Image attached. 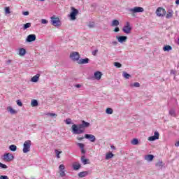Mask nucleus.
I'll return each instance as SVG.
<instances>
[{
    "label": "nucleus",
    "instance_id": "obj_1",
    "mask_svg": "<svg viewBox=\"0 0 179 179\" xmlns=\"http://www.w3.org/2000/svg\"><path fill=\"white\" fill-rule=\"evenodd\" d=\"M89 127H90V123L85 122V120H83L82 124H79L78 126L76 124H73L72 126V129L74 134H83V132H85V130L82 129L89 128Z\"/></svg>",
    "mask_w": 179,
    "mask_h": 179
},
{
    "label": "nucleus",
    "instance_id": "obj_2",
    "mask_svg": "<svg viewBox=\"0 0 179 179\" xmlns=\"http://www.w3.org/2000/svg\"><path fill=\"white\" fill-rule=\"evenodd\" d=\"M71 12L70 13L69 17H71V20H76V16L79 14V10L75 8L74 7H71Z\"/></svg>",
    "mask_w": 179,
    "mask_h": 179
},
{
    "label": "nucleus",
    "instance_id": "obj_3",
    "mask_svg": "<svg viewBox=\"0 0 179 179\" xmlns=\"http://www.w3.org/2000/svg\"><path fill=\"white\" fill-rule=\"evenodd\" d=\"M122 31L124 33H126V34H131V31H132V27H131V24L129 22H126L125 25L124 26Z\"/></svg>",
    "mask_w": 179,
    "mask_h": 179
},
{
    "label": "nucleus",
    "instance_id": "obj_4",
    "mask_svg": "<svg viewBox=\"0 0 179 179\" xmlns=\"http://www.w3.org/2000/svg\"><path fill=\"white\" fill-rule=\"evenodd\" d=\"M30 146H31V141L30 140L26 141L24 143L23 152L27 153L30 152Z\"/></svg>",
    "mask_w": 179,
    "mask_h": 179
},
{
    "label": "nucleus",
    "instance_id": "obj_5",
    "mask_svg": "<svg viewBox=\"0 0 179 179\" xmlns=\"http://www.w3.org/2000/svg\"><path fill=\"white\" fill-rule=\"evenodd\" d=\"M156 15L159 17H163V16H166V10L162 7H159L156 10Z\"/></svg>",
    "mask_w": 179,
    "mask_h": 179
},
{
    "label": "nucleus",
    "instance_id": "obj_6",
    "mask_svg": "<svg viewBox=\"0 0 179 179\" xmlns=\"http://www.w3.org/2000/svg\"><path fill=\"white\" fill-rule=\"evenodd\" d=\"M13 159H14L13 155L10 153L4 154L2 158L3 162H12Z\"/></svg>",
    "mask_w": 179,
    "mask_h": 179
},
{
    "label": "nucleus",
    "instance_id": "obj_7",
    "mask_svg": "<svg viewBox=\"0 0 179 179\" xmlns=\"http://www.w3.org/2000/svg\"><path fill=\"white\" fill-rule=\"evenodd\" d=\"M52 24L55 27L61 26V21L59 17H56L55 16L51 17Z\"/></svg>",
    "mask_w": 179,
    "mask_h": 179
},
{
    "label": "nucleus",
    "instance_id": "obj_8",
    "mask_svg": "<svg viewBox=\"0 0 179 179\" xmlns=\"http://www.w3.org/2000/svg\"><path fill=\"white\" fill-rule=\"evenodd\" d=\"M70 58H71V59H73V61H79L80 55L78 52H73L70 54Z\"/></svg>",
    "mask_w": 179,
    "mask_h": 179
},
{
    "label": "nucleus",
    "instance_id": "obj_9",
    "mask_svg": "<svg viewBox=\"0 0 179 179\" xmlns=\"http://www.w3.org/2000/svg\"><path fill=\"white\" fill-rule=\"evenodd\" d=\"M145 10L142 7H134V8H131L129 10L131 13H139L141 12H143Z\"/></svg>",
    "mask_w": 179,
    "mask_h": 179
},
{
    "label": "nucleus",
    "instance_id": "obj_10",
    "mask_svg": "<svg viewBox=\"0 0 179 179\" xmlns=\"http://www.w3.org/2000/svg\"><path fill=\"white\" fill-rule=\"evenodd\" d=\"M85 138L89 139L91 142L96 141V137L93 134H85Z\"/></svg>",
    "mask_w": 179,
    "mask_h": 179
},
{
    "label": "nucleus",
    "instance_id": "obj_11",
    "mask_svg": "<svg viewBox=\"0 0 179 179\" xmlns=\"http://www.w3.org/2000/svg\"><path fill=\"white\" fill-rule=\"evenodd\" d=\"M27 43H31V41H36V35L30 34L27 38Z\"/></svg>",
    "mask_w": 179,
    "mask_h": 179
},
{
    "label": "nucleus",
    "instance_id": "obj_12",
    "mask_svg": "<svg viewBox=\"0 0 179 179\" xmlns=\"http://www.w3.org/2000/svg\"><path fill=\"white\" fill-rule=\"evenodd\" d=\"M94 76L96 80H100V79H101V76H103V74L100 71H96L94 73Z\"/></svg>",
    "mask_w": 179,
    "mask_h": 179
},
{
    "label": "nucleus",
    "instance_id": "obj_13",
    "mask_svg": "<svg viewBox=\"0 0 179 179\" xmlns=\"http://www.w3.org/2000/svg\"><path fill=\"white\" fill-rule=\"evenodd\" d=\"M81 162H82V163H83V164H90V160L87 159H86V157H85V156H83V157H81Z\"/></svg>",
    "mask_w": 179,
    "mask_h": 179
},
{
    "label": "nucleus",
    "instance_id": "obj_14",
    "mask_svg": "<svg viewBox=\"0 0 179 179\" xmlns=\"http://www.w3.org/2000/svg\"><path fill=\"white\" fill-rule=\"evenodd\" d=\"M155 159V156L152 155H148L145 156V160H147V162H152Z\"/></svg>",
    "mask_w": 179,
    "mask_h": 179
},
{
    "label": "nucleus",
    "instance_id": "obj_15",
    "mask_svg": "<svg viewBox=\"0 0 179 179\" xmlns=\"http://www.w3.org/2000/svg\"><path fill=\"white\" fill-rule=\"evenodd\" d=\"M173 17V10H168L166 15V19H170Z\"/></svg>",
    "mask_w": 179,
    "mask_h": 179
},
{
    "label": "nucleus",
    "instance_id": "obj_16",
    "mask_svg": "<svg viewBox=\"0 0 179 179\" xmlns=\"http://www.w3.org/2000/svg\"><path fill=\"white\" fill-rule=\"evenodd\" d=\"M78 64H89V58L81 59L78 62Z\"/></svg>",
    "mask_w": 179,
    "mask_h": 179
},
{
    "label": "nucleus",
    "instance_id": "obj_17",
    "mask_svg": "<svg viewBox=\"0 0 179 179\" xmlns=\"http://www.w3.org/2000/svg\"><path fill=\"white\" fill-rule=\"evenodd\" d=\"M7 111H8V113H10V114H17V111H16L15 109L12 108L11 106H8L7 108Z\"/></svg>",
    "mask_w": 179,
    "mask_h": 179
},
{
    "label": "nucleus",
    "instance_id": "obj_18",
    "mask_svg": "<svg viewBox=\"0 0 179 179\" xmlns=\"http://www.w3.org/2000/svg\"><path fill=\"white\" fill-rule=\"evenodd\" d=\"M127 36H122L117 38V41H119V43H124L127 41Z\"/></svg>",
    "mask_w": 179,
    "mask_h": 179
},
{
    "label": "nucleus",
    "instance_id": "obj_19",
    "mask_svg": "<svg viewBox=\"0 0 179 179\" xmlns=\"http://www.w3.org/2000/svg\"><path fill=\"white\" fill-rule=\"evenodd\" d=\"M112 27H115V26H120V21L117 20H113L111 23Z\"/></svg>",
    "mask_w": 179,
    "mask_h": 179
},
{
    "label": "nucleus",
    "instance_id": "obj_20",
    "mask_svg": "<svg viewBox=\"0 0 179 179\" xmlns=\"http://www.w3.org/2000/svg\"><path fill=\"white\" fill-rule=\"evenodd\" d=\"M73 170H79L80 169V165L78 162H75L73 164Z\"/></svg>",
    "mask_w": 179,
    "mask_h": 179
},
{
    "label": "nucleus",
    "instance_id": "obj_21",
    "mask_svg": "<svg viewBox=\"0 0 179 179\" xmlns=\"http://www.w3.org/2000/svg\"><path fill=\"white\" fill-rule=\"evenodd\" d=\"M87 174H89V172L83 171V172H80V173H78V176L80 178H83V177H86V176H87Z\"/></svg>",
    "mask_w": 179,
    "mask_h": 179
},
{
    "label": "nucleus",
    "instance_id": "obj_22",
    "mask_svg": "<svg viewBox=\"0 0 179 179\" xmlns=\"http://www.w3.org/2000/svg\"><path fill=\"white\" fill-rule=\"evenodd\" d=\"M19 54H20V55L23 57L24 55H26V50L24 48H20Z\"/></svg>",
    "mask_w": 179,
    "mask_h": 179
},
{
    "label": "nucleus",
    "instance_id": "obj_23",
    "mask_svg": "<svg viewBox=\"0 0 179 179\" xmlns=\"http://www.w3.org/2000/svg\"><path fill=\"white\" fill-rule=\"evenodd\" d=\"M40 78V74H36L31 78V82H38V79Z\"/></svg>",
    "mask_w": 179,
    "mask_h": 179
},
{
    "label": "nucleus",
    "instance_id": "obj_24",
    "mask_svg": "<svg viewBox=\"0 0 179 179\" xmlns=\"http://www.w3.org/2000/svg\"><path fill=\"white\" fill-rule=\"evenodd\" d=\"M32 107H37L38 106V102L37 100L33 99L31 102Z\"/></svg>",
    "mask_w": 179,
    "mask_h": 179
},
{
    "label": "nucleus",
    "instance_id": "obj_25",
    "mask_svg": "<svg viewBox=\"0 0 179 179\" xmlns=\"http://www.w3.org/2000/svg\"><path fill=\"white\" fill-rule=\"evenodd\" d=\"M164 51H171V50H173V48L171 46L167 45L163 48Z\"/></svg>",
    "mask_w": 179,
    "mask_h": 179
},
{
    "label": "nucleus",
    "instance_id": "obj_26",
    "mask_svg": "<svg viewBox=\"0 0 179 179\" xmlns=\"http://www.w3.org/2000/svg\"><path fill=\"white\" fill-rule=\"evenodd\" d=\"M9 149L12 152H16V150L17 149V147H16V145H10Z\"/></svg>",
    "mask_w": 179,
    "mask_h": 179
},
{
    "label": "nucleus",
    "instance_id": "obj_27",
    "mask_svg": "<svg viewBox=\"0 0 179 179\" xmlns=\"http://www.w3.org/2000/svg\"><path fill=\"white\" fill-rule=\"evenodd\" d=\"M122 75L124 76V78H125V79H129V78H131V75H129L128 73L124 71L122 73Z\"/></svg>",
    "mask_w": 179,
    "mask_h": 179
},
{
    "label": "nucleus",
    "instance_id": "obj_28",
    "mask_svg": "<svg viewBox=\"0 0 179 179\" xmlns=\"http://www.w3.org/2000/svg\"><path fill=\"white\" fill-rule=\"evenodd\" d=\"M55 152L56 153V156H57V159H61V157L59 156V155H61V153H62V151H59L58 150H55Z\"/></svg>",
    "mask_w": 179,
    "mask_h": 179
},
{
    "label": "nucleus",
    "instance_id": "obj_29",
    "mask_svg": "<svg viewBox=\"0 0 179 179\" xmlns=\"http://www.w3.org/2000/svg\"><path fill=\"white\" fill-rule=\"evenodd\" d=\"M139 143V141L138 140V138H134L131 141V145H138Z\"/></svg>",
    "mask_w": 179,
    "mask_h": 179
},
{
    "label": "nucleus",
    "instance_id": "obj_30",
    "mask_svg": "<svg viewBox=\"0 0 179 179\" xmlns=\"http://www.w3.org/2000/svg\"><path fill=\"white\" fill-rule=\"evenodd\" d=\"M106 114H113V110L111 108H108L106 110Z\"/></svg>",
    "mask_w": 179,
    "mask_h": 179
},
{
    "label": "nucleus",
    "instance_id": "obj_31",
    "mask_svg": "<svg viewBox=\"0 0 179 179\" xmlns=\"http://www.w3.org/2000/svg\"><path fill=\"white\" fill-rule=\"evenodd\" d=\"M31 23L28 22L24 24V29L26 30V29H29V27H31Z\"/></svg>",
    "mask_w": 179,
    "mask_h": 179
},
{
    "label": "nucleus",
    "instance_id": "obj_32",
    "mask_svg": "<svg viewBox=\"0 0 179 179\" xmlns=\"http://www.w3.org/2000/svg\"><path fill=\"white\" fill-rule=\"evenodd\" d=\"M169 115H171V117H176V112H174L173 109H171L169 110Z\"/></svg>",
    "mask_w": 179,
    "mask_h": 179
},
{
    "label": "nucleus",
    "instance_id": "obj_33",
    "mask_svg": "<svg viewBox=\"0 0 179 179\" xmlns=\"http://www.w3.org/2000/svg\"><path fill=\"white\" fill-rule=\"evenodd\" d=\"M114 155L111 152H109L106 155V159H111Z\"/></svg>",
    "mask_w": 179,
    "mask_h": 179
},
{
    "label": "nucleus",
    "instance_id": "obj_34",
    "mask_svg": "<svg viewBox=\"0 0 179 179\" xmlns=\"http://www.w3.org/2000/svg\"><path fill=\"white\" fill-rule=\"evenodd\" d=\"M59 171H62L65 170V165H64V164L59 165Z\"/></svg>",
    "mask_w": 179,
    "mask_h": 179
},
{
    "label": "nucleus",
    "instance_id": "obj_35",
    "mask_svg": "<svg viewBox=\"0 0 179 179\" xmlns=\"http://www.w3.org/2000/svg\"><path fill=\"white\" fill-rule=\"evenodd\" d=\"M78 146H79L80 149H84L85 148V144L78 143H77Z\"/></svg>",
    "mask_w": 179,
    "mask_h": 179
},
{
    "label": "nucleus",
    "instance_id": "obj_36",
    "mask_svg": "<svg viewBox=\"0 0 179 179\" xmlns=\"http://www.w3.org/2000/svg\"><path fill=\"white\" fill-rule=\"evenodd\" d=\"M59 174L62 177H65L66 176L65 171H59Z\"/></svg>",
    "mask_w": 179,
    "mask_h": 179
},
{
    "label": "nucleus",
    "instance_id": "obj_37",
    "mask_svg": "<svg viewBox=\"0 0 179 179\" xmlns=\"http://www.w3.org/2000/svg\"><path fill=\"white\" fill-rule=\"evenodd\" d=\"M114 65L115 66H117V68H121V66H122V65L119 62H115Z\"/></svg>",
    "mask_w": 179,
    "mask_h": 179
},
{
    "label": "nucleus",
    "instance_id": "obj_38",
    "mask_svg": "<svg viewBox=\"0 0 179 179\" xmlns=\"http://www.w3.org/2000/svg\"><path fill=\"white\" fill-rule=\"evenodd\" d=\"M65 122H66V124H71L72 122V120L71 118H67L65 120Z\"/></svg>",
    "mask_w": 179,
    "mask_h": 179
},
{
    "label": "nucleus",
    "instance_id": "obj_39",
    "mask_svg": "<svg viewBox=\"0 0 179 179\" xmlns=\"http://www.w3.org/2000/svg\"><path fill=\"white\" fill-rule=\"evenodd\" d=\"M154 136L156 139H159V136H160V134H159V132L155 131Z\"/></svg>",
    "mask_w": 179,
    "mask_h": 179
},
{
    "label": "nucleus",
    "instance_id": "obj_40",
    "mask_svg": "<svg viewBox=\"0 0 179 179\" xmlns=\"http://www.w3.org/2000/svg\"><path fill=\"white\" fill-rule=\"evenodd\" d=\"M0 167L1 169H8V166L0 162Z\"/></svg>",
    "mask_w": 179,
    "mask_h": 179
},
{
    "label": "nucleus",
    "instance_id": "obj_41",
    "mask_svg": "<svg viewBox=\"0 0 179 179\" xmlns=\"http://www.w3.org/2000/svg\"><path fill=\"white\" fill-rule=\"evenodd\" d=\"M41 23H42V24H47V23H48V21L45 19H42Z\"/></svg>",
    "mask_w": 179,
    "mask_h": 179
},
{
    "label": "nucleus",
    "instance_id": "obj_42",
    "mask_svg": "<svg viewBox=\"0 0 179 179\" xmlns=\"http://www.w3.org/2000/svg\"><path fill=\"white\" fill-rule=\"evenodd\" d=\"M5 11H6V13H10V9L9 8V7H6L5 8Z\"/></svg>",
    "mask_w": 179,
    "mask_h": 179
},
{
    "label": "nucleus",
    "instance_id": "obj_43",
    "mask_svg": "<svg viewBox=\"0 0 179 179\" xmlns=\"http://www.w3.org/2000/svg\"><path fill=\"white\" fill-rule=\"evenodd\" d=\"M17 106H19L20 107H22L23 106V103H22V101H20V100H17Z\"/></svg>",
    "mask_w": 179,
    "mask_h": 179
},
{
    "label": "nucleus",
    "instance_id": "obj_44",
    "mask_svg": "<svg viewBox=\"0 0 179 179\" xmlns=\"http://www.w3.org/2000/svg\"><path fill=\"white\" fill-rule=\"evenodd\" d=\"M156 139L157 138H155L154 136L148 138V141H156Z\"/></svg>",
    "mask_w": 179,
    "mask_h": 179
},
{
    "label": "nucleus",
    "instance_id": "obj_45",
    "mask_svg": "<svg viewBox=\"0 0 179 179\" xmlns=\"http://www.w3.org/2000/svg\"><path fill=\"white\" fill-rule=\"evenodd\" d=\"M97 52H99V50H95L94 51H92V55H97Z\"/></svg>",
    "mask_w": 179,
    "mask_h": 179
},
{
    "label": "nucleus",
    "instance_id": "obj_46",
    "mask_svg": "<svg viewBox=\"0 0 179 179\" xmlns=\"http://www.w3.org/2000/svg\"><path fill=\"white\" fill-rule=\"evenodd\" d=\"M29 11H24L22 12V15H24V16H29Z\"/></svg>",
    "mask_w": 179,
    "mask_h": 179
},
{
    "label": "nucleus",
    "instance_id": "obj_47",
    "mask_svg": "<svg viewBox=\"0 0 179 179\" xmlns=\"http://www.w3.org/2000/svg\"><path fill=\"white\" fill-rule=\"evenodd\" d=\"M0 179H9V177L6 176H0Z\"/></svg>",
    "mask_w": 179,
    "mask_h": 179
},
{
    "label": "nucleus",
    "instance_id": "obj_48",
    "mask_svg": "<svg viewBox=\"0 0 179 179\" xmlns=\"http://www.w3.org/2000/svg\"><path fill=\"white\" fill-rule=\"evenodd\" d=\"M134 86H135V87H141V84H139V83H134Z\"/></svg>",
    "mask_w": 179,
    "mask_h": 179
},
{
    "label": "nucleus",
    "instance_id": "obj_49",
    "mask_svg": "<svg viewBox=\"0 0 179 179\" xmlns=\"http://www.w3.org/2000/svg\"><path fill=\"white\" fill-rule=\"evenodd\" d=\"M89 27H90V29L94 27V23L92 22V24H89Z\"/></svg>",
    "mask_w": 179,
    "mask_h": 179
},
{
    "label": "nucleus",
    "instance_id": "obj_50",
    "mask_svg": "<svg viewBox=\"0 0 179 179\" xmlns=\"http://www.w3.org/2000/svg\"><path fill=\"white\" fill-rule=\"evenodd\" d=\"M114 31L115 33H118V31H120V28L118 27H117L115 29H114Z\"/></svg>",
    "mask_w": 179,
    "mask_h": 179
},
{
    "label": "nucleus",
    "instance_id": "obj_51",
    "mask_svg": "<svg viewBox=\"0 0 179 179\" xmlns=\"http://www.w3.org/2000/svg\"><path fill=\"white\" fill-rule=\"evenodd\" d=\"M75 87H77L78 89H79V88L82 87V85H80V84L76 85Z\"/></svg>",
    "mask_w": 179,
    "mask_h": 179
},
{
    "label": "nucleus",
    "instance_id": "obj_52",
    "mask_svg": "<svg viewBox=\"0 0 179 179\" xmlns=\"http://www.w3.org/2000/svg\"><path fill=\"white\" fill-rule=\"evenodd\" d=\"M49 115H50V117H57V114L55 113H49Z\"/></svg>",
    "mask_w": 179,
    "mask_h": 179
},
{
    "label": "nucleus",
    "instance_id": "obj_53",
    "mask_svg": "<svg viewBox=\"0 0 179 179\" xmlns=\"http://www.w3.org/2000/svg\"><path fill=\"white\" fill-rule=\"evenodd\" d=\"M78 141H83V137H77Z\"/></svg>",
    "mask_w": 179,
    "mask_h": 179
},
{
    "label": "nucleus",
    "instance_id": "obj_54",
    "mask_svg": "<svg viewBox=\"0 0 179 179\" xmlns=\"http://www.w3.org/2000/svg\"><path fill=\"white\" fill-rule=\"evenodd\" d=\"M81 153H86V150H85V148H81Z\"/></svg>",
    "mask_w": 179,
    "mask_h": 179
},
{
    "label": "nucleus",
    "instance_id": "obj_55",
    "mask_svg": "<svg viewBox=\"0 0 179 179\" xmlns=\"http://www.w3.org/2000/svg\"><path fill=\"white\" fill-rule=\"evenodd\" d=\"M176 5H179V0H176Z\"/></svg>",
    "mask_w": 179,
    "mask_h": 179
},
{
    "label": "nucleus",
    "instance_id": "obj_56",
    "mask_svg": "<svg viewBox=\"0 0 179 179\" xmlns=\"http://www.w3.org/2000/svg\"><path fill=\"white\" fill-rule=\"evenodd\" d=\"M110 148H111L112 149H115V147L114 145H111Z\"/></svg>",
    "mask_w": 179,
    "mask_h": 179
},
{
    "label": "nucleus",
    "instance_id": "obj_57",
    "mask_svg": "<svg viewBox=\"0 0 179 179\" xmlns=\"http://www.w3.org/2000/svg\"><path fill=\"white\" fill-rule=\"evenodd\" d=\"M156 166H160V164H159V163H157V164H156Z\"/></svg>",
    "mask_w": 179,
    "mask_h": 179
},
{
    "label": "nucleus",
    "instance_id": "obj_58",
    "mask_svg": "<svg viewBox=\"0 0 179 179\" xmlns=\"http://www.w3.org/2000/svg\"><path fill=\"white\" fill-rule=\"evenodd\" d=\"M40 1H44V0H40Z\"/></svg>",
    "mask_w": 179,
    "mask_h": 179
}]
</instances>
